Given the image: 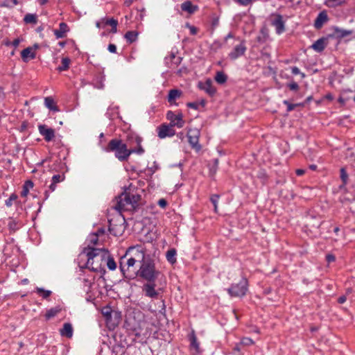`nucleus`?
Segmentation results:
<instances>
[{
  "mask_svg": "<svg viewBox=\"0 0 355 355\" xmlns=\"http://www.w3.org/2000/svg\"><path fill=\"white\" fill-rule=\"evenodd\" d=\"M340 179L344 185L347 184L348 182V174L345 168H340Z\"/></svg>",
  "mask_w": 355,
  "mask_h": 355,
  "instance_id": "obj_39",
  "label": "nucleus"
},
{
  "mask_svg": "<svg viewBox=\"0 0 355 355\" xmlns=\"http://www.w3.org/2000/svg\"><path fill=\"white\" fill-rule=\"evenodd\" d=\"M200 135V132L198 128H189L187 134L188 142L191 147L196 151H199L201 149V146L199 144Z\"/></svg>",
  "mask_w": 355,
  "mask_h": 355,
  "instance_id": "obj_7",
  "label": "nucleus"
},
{
  "mask_svg": "<svg viewBox=\"0 0 355 355\" xmlns=\"http://www.w3.org/2000/svg\"><path fill=\"white\" fill-rule=\"evenodd\" d=\"M107 258V268L111 270H115L116 268V264L114 259L109 256Z\"/></svg>",
  "mask_w": 355,
  "mask_h": 355,
  "instance_id": "obj_40",
  "label": "nucleus"
},
{
  "mask_svg": "<svg viewBox=\"0 0 355 355\" xmlns=\"http://www.w3.org/2000/svg\"><path fill=\"white\" fill-rule=\"evenodd\" d=\"M103 314L105 317L108 318V317H110V316L111 315V312H110V311L107 310V311H103Z\"/></svg>",
  "mask_w": 355,
  "mask_h": 355,
  "instance_id": "obj_64",
  "label": "nucleus"
},
{
  "mask_svg": "<svg viewBox=\"0 0 355 355\" xmlns=\"http://www.w3.org/2000/svg\"><path fill=\"white\" fill-rule=\"evenodd\" d=\"M334 33L332 34L329 35V37H335L337 39H343L345 37H347L353 33L352 30H345L343 28H340L337 26L333 27Z\"/></svg>",
  "mask_w": 355,
  "mask_h": 355,
  "instance_id": "obj_13",
  "label": "nucleus"
},
{
  "mask_svg": "<svg viewBox=\"0 0 355 355\" xmlns=\"http://www.w3.org/2000/svg\"><path fill=\"white\" fill-rule=\"evenodd\" d=\"M64 180V175L57 174V175H54L52 177V181L56 184L62 182Z\"/></svg>",
  "mask_w": 355,
  "mask_h": 355,
  "instance_id": "obj_45",
  "label": "nucleus"
},
{
  "mask_svg": "<svg viewBox=\"0 0 355 355\" xmlns=\"http://www.w3.org/2000/svg\"><path fill=\"white\" fill-rule=\"evenodd\" d=\"M327 38L322 37L316 40L312 45L311 48L316 52H322L327 45Z\"/></svg>",
  "mask_w": 355,
  "mask_h": 355,
  "instance_id": "obj_17",
  "label": "nucleus"
},
{
  "mask_svg": "<svg viewBox=\"0 0 355 355\" xmlns=\"http://www.w3.org/2000/svg\"><path fill=\"white\" fill-rule=\"evenodd\" d=\"M349 93H352V90H350V89L344 90L341 93V94H340V97L338 98V102L341 105H344L346 103V102H347L348 101L350 100V97H348V94Z\"/></svg>",
  "mask_w": 355,
  "mask_h": 355,
  "instance_id": "obj_28",
  "label": "nucleus"
},
{
  "mask_svg": "<svg viewBox=\"0 0 355 355\" xmlns=\"http://www.w3.org/2000/svg\"><path fill=\"white\" fill-rule=\"evenodd\" d=\"M176 250L174 248L170 249L166 252V259L171 263H174L176 262Z\"/></svg>",
  "mask_w": 355,
  "mask_h": 355,
  "instance_id": "obj_30",
  "label": "nucleus"
},
{
  "mask_svg": "<svg viewBox=\"0 0 355 355\" xmlns=\"http://www.w3.org/2000/svg\"><path fill=\"white\" fill-rule=\"evenodd\" d=\"M102 21L103 22L104 25H109L112 27L111 32L113 33H116L117 31V25H118V21L114 19V18L111 19H106L103 18Z\"/></svg>",
  "mask_w": 355,
  "mask_h": 355,
  "instance_id": "obj_25",
  "label": "nucleus"
},
{
  "mask_svg": "<svg viewBox=\"0 0 355 355\" xmlns=\"http://www.w3.org/2000/svg\"><path fill=\"white\" fill-rule=\"evenodd\" d=\"M157 204L160 207L165 208L167 205V201L164 198H161L158 200Z\"/></svg>",
  "mask_w": 355,
  "mask_h": 355,
  "instance_id": "obj_51",
  "label": "nucleus"
},
{
  "mask_svg": "<svg viewBox=\"0 0 355 355\" xmlns=\"http://www.w3.org/2000/svg\"><path fill=\"white\" fill-rule=\"evenodd\" d=\"M181 9L189 14H193L198 10V7L193 5L190 1H187L181 4Z\"/></svg>",
  "mask_w": 355,
  "mask_h": 355,
  "instance_id": "obj_24",
  "label": "nucleus"
},
{
  "mask_svg": "<svg viewBox=\"0 0 355 355\" xmlns=\"http://www.w3.org/2000/svg\"><path fill=\"white\" fill-rule=\"evenodd\" d=\"M171 125L162 124L158 128V137L161 139L166 137H172L175 135V130Z\"/></svg>",
  "mask_w": 355,
  "mask_h": 355,
  "instance_id": "obj_12",
  "label": "nucleus"
},
{
  "mask_svg": "<svg viewBox=\"0 0 355 355\" xmlns=\"http://www.w3.org/2000/svg\"><path fill=\"white\" fill-rule=\"evenodd\" d=\"M246 46L244 41H241L239 44L236 45L232 51L229 53L231 60H236L243 55L246 51Z\"/></svg>",
  "mask_w": 355,
  "mask_h": 355,
  "instance_id": "obj_10",
  "label": "nucleus"
},
{
  "mask_svg": "<svg viewBox=\"0 0 355 355\" xmlns=\"http://www.w3.org/2000/svg\"><path fill=\"white\" fill-rule=\"evenodd\" d=\"M284 104L287 105V112H291L297 106L300 105V104H292L290 103L288 101H284Z\"/></svg>",
  "mask_w": 355,
  "mask_h": 355,
  "instance_id": "obj_47",
  "label": "nucleus"
},
{
  "mask_svg": "<svg viewBox=\"0 0 355 355\" xmlns=\"http://www.w3.org/2000/svg\"><path fill=\"white\" fill-rule=\"evenodd\" d=\"M127 329L132 331L136 337L146 336L148 334L147 322L144 319V315L141 312L133 313L125 320Z\"/></svg>",
  "mask_w": 355,
  "mask_h": 355,
  "instance_id": "obj_4",
  "label": "nucleus"
},
{
  "mask_svg": "<svg viewBox=\"0 0 355 355\" xmlns=\"http://www.w3.org/2000/svg\"><path fill=\"white\" fill-rule=\"evenodd\" d=\"M328 21V16L325 11L320 12L317 16L314 26L316 29H320L322 27L323 24Z\"/></svg>",
  "mask_w": 355,
  "mask_h": 355,
  "instance_id": "obj_18",
  "label": "nucleus"
},
{
  "mask_svg": "<svg viewBox=\"0 0 355 355\" xmlns=\"http://www.w3.org/2000/svg\"><path fill=\"white\" fill-rule=\"evenodd\" d=\"M38 130L46 141H51L55 137V130L53 128H49L46 125H39Z\"/></svg>",
  "mask_w": 355,
  "mask_h": 355,
  "instance_id": "obj_11",
  "label": "nucleus"
},
{
  "mask_svg": "<svg viewBox=\"0 0 355 355\" xmlns=\"http://www.w3.org/2000/svg\"><path fill=\"white\" fill-rule=\"evenodd\" d=\"M91 243H92L93 244H96L97 242H98V236L97 235H95L93 236V238L91 239Z\"/></svg>",
  "mask_w": 355,
  "mask_h": 355,
  "instance_id": "obj_61",
  "label": "nucleus"
},
{
  "mask_svg": "<svg viewBox=\"0 0 355 355\" xmlns=\"http://www.w3.org/2000/svg\"><path fill=\"white\" fill-rule=\"evenodd\" d=\"M187 26L189 28L190 33L191 35H194L197 33L198 29L195 26H190L189 24H187Z\"/></svg>",
  "mask_w": 355,
  "mask_h": 355,
  "instance_id": "obj_54",
  "label": "nucleus"
},
{
  "mask_svg": "<svg viewBox=\"0 0 355 355\" xmlns=\"http://www.w3.org/2000/svg\"><path fill=\"white\" fill-rule=\"evenodd\" d=\"M177 137L181 140L183 141L184 139V134L182 132H180L177 134Z\"/></svg>",
  "mask_w": 355,
  "mask_h": 355,
  "instance_id": "obj_60",
  "label": "nucleus"
},
{
  "mask_svg": "<svg viewBox=\"0 0 355 355\" xmlns=\"http://www.w3.org/2000/svg\"><path fill=\"white\" fill-rule=\"evenodd\" d=\"M161 272L156 269L154 261L149 257H144L138 270H134L129 279H134L138 276L147 282H155Z\"/></svg>",
  "mask_w": 355,
  "mask_h": 355,
  "instance_id": "obj_2",
  "label": "nucleus"
},
{
  "mask_svg": "<svg viewBox=\"0 0 355 355\" xmlns=\"http://www.w3.org/2000/svg\"><path fill=\"white\" fill-rule=\"evenodd\" d=\"M138 33L136 31H128L125 34V38L129 43L135 42L137 39Z\"/></svg>",
  "mask_w": 355,
  "mask_h": 355,
  "instance_id": "obj_34",
  "label": "nucleus"
},
{
  "mask_svg": "<svg viewBox=\"0 0 355 355\" xmlns=\"http://www.w3.org/2000/svg\"><path fill=\"white\" fill-rule=\"evenodd\" d=\"M166 118L171 123V126H177L181 128L184 125V121L183 120V114L182 112H179L178 114H174L172 111H168L166 114Z\"/></svg>",
  "mask_w": 355,
  "mask_h": 355,
  "instance_id": "obj_9",
  "label": "nucleus"
},
{
  "mask_svg": "<svg viewBox=\"0 0 355 355\" xmlns=\"http://www.w3.org/2000/svg\"><path fill=\"white\" fill-rule=\"evenodd\" d=\"M130 197L129 193L125 191L116 198V204L114 205V209L118 211L127 210L128 206L130 207Z\"/></svg>",
  "mask_w": 355,
  "mask_h": 355,
  "instance_id": "obj_8",
  "label": "nucleus"
},
{
  "mask_svg": "<svg viewBox=\"0 0 355 355\" xmlns=\"http://www.w3.org/2000/svg\"><path fill=\"white\" fill-rule=\"evenodd\" d=\"M129 196L130 197V207L136 208L139 205V202L141 200V197L139 193H131L128 191Z\"/></svg>",
  "mask_w": 355,
  "mask_h": 355,
  "instance_id": "obj_26",
  "label": "nucleus"
},
{
  "mask_svg": "<svg viewBox=\"0 0 355 355\" xmlns=\"http://www.w3.org/2000/svg\"><path fill=\"white\" fill-rule=\"evenodd\" d=\"M227 291L231 297H243L248 291L247 279L242 277L238 284H233Z\"/></svg>",
  "mask_w": 355,
  "mask_h": 355,
  "instance_id": "obj_6",
  "label": "nucleus"
},
{
  "mask_svg": "<svg viewBox=\"0 0 355 355\" xmlns=\"http://www.w3.org/2000/svg\"><path fill=\"white\" fill-rule=\"evenodd\" d=\"M128 139H135V142L138 146V147L137 148H130V151H132V153H137V154H139V155L143 154L144 152V148H142V146L141 145L142 139L141 137H138V136L128 137Z\"/></svg>",
  "mask_w": 355,
  "mask_h": 355,
  "instance_id": "obj_22",
  "label": "nucleus"
},
{
  "mask_svg": "<svg viewBox=\"0 0 355 355\" xmlns=\"http://www.w3.org/2000/svg\"><path fill=\"white\" fill-rule=\"evenodd\" d=\"M33 187V182L31 180L26 181L23 186L22 191H21V196L22 197H26L29 192V189Z\"/></svg>",
  "mask_w": 355,
  "mask_h": 355,
  "instance_id": "obj_32",
  "label": "nucleus"
},
{
  "mask_svg": "<svg viewBox=\"0 0 355 355\" xmlns=\"http://www.w3.org/2000/svg\"><path fill=\"white\" fill-rule=\"evenodd\" d=\"M107 49H108V51H109L110 53H116V45H115V44H110L108 45Z\"/></svg>",
  "mask_w": 355,
  "mask_h": 355,
  "instance_id": "obj_52",
  "label": "nucleus"
},
{
  "mask_svg": "<svg viewBox=\"0 0 355 355\" xmlns=\"http://www.w3.org/2000/svg\"><path fill=\"white\" fill-rule=\"evenodd\" d=\"M62 64L57 68L59 71H67L69 68L71 60L69 58H63L62 59Z\"/></svg>",
  "mask_w": 355,
  "mask_h": 355,
  "instance_id": "obj_33",
  "label": "nucleus"
},
{
  "mask_svg": "<svg viewBox=\"0 0 355 355\" xmlns=\"http://www.w3.org/2000/svg\"><path fill=\"white\" fill-rule=\"evenodd\" d=\"M36 291L40 295L42 294L43 298H45V299L49 297L50 296V295L51 294V291H46L42 288H37Z\"/></svg>",
  "mask_w": 355,
  "mask_h": 355,
  "instance_id": "obj_41",
  "label": "nucleus"
},
{
  "mask_svg": "<svg viewBox=\"0 0 355 355\" xmlns=\"http://www.w3.org/2000/svg\"><path fill=\"white\" fill-rule=\"evenodd\" d=\"M253 340L249 338H244L241 340V344L244 345H250L253 344Z\"/></svg>",
  "mask_w": 355,
  "mask_h": 355,
  "instance_id": "obj_50",
  "label": "nucleus"
},
{
  "mask_svg": "<svg viewBox=\"0 0 355 355\" xmlns=\"http://www.w3.org/2000/svg\"><path fill=\"white\" fill-rule=\"evenodd\" d=\"M345 2V0H326L325 5L329 8H335L341 6Z\"/></svg>",
  "mask_w": 355,
  "mask_h": 355,
  "instance_id": "obj_35",
  "label": "nucleus"
},
{
  "mask_svg": "<svg viewBox=\"0 0 355 355\" xmlns=\"http://www.w3.org/2000/svg\"><path fill=\"white\" fill-rule=\"evenodd\" d=\"M198 87L200 89L205 91L211 96H213L216 92V88L212 85V81L210 79H207L204 83H199Z\"/></svg>",
  "mask_w": 355,
  "mask_h": 355,
  "instance_id": "obj_15",
  "label": "nucleus"
},
{
  "mask_svg": "<svg viewBox=\"0 0 355 355\" xmlns=\"http://www.w3.org/2000/svg\"><path fill=\"white\" fill-rule=\"evenodd\" d=\"M189 340L191 343V347L194 348L196 351L198 352L200 349V346L199 343L197 340V337L196 336L194 331H192V332L189 335Z\"/></svg>",
  "mask_w": 355,
  "mask_h": 355,
  "instance_id": "obj_27",
  "label": "nucleus"
},
{
  "mask_svg": "<svg viewBox=\"0 0 355 355\" xmlns=\"http://www.w3.org/2000/svg\"><path fill=\"white\" fill-rule=\"evenodd\" d=\"M227 77L223 71H218L215 76V80L219 84H223L227 81Z\"/></svg>",
  "mask_w": 355,
  "mask_h": 355,
  "instance_id": "obj_36",
  "label": "nucleus"
},
{
  "mask_svg": "<svg viewBox=\"0 0 355 355\" xmlns=\"http://www.w3.org/2000/svg\"><path fill=\"white\" fill-rule=\"evenodd\" d=\"M84 252L87 257L86 267L95 272L101 269V262L108 257V250L104 248H89Z\"/></svg>",
  "mask_w": 355,
  "mask_h": 355,
  "instance_id": "obj_3",
  "label": "nucleus"
},
{
  "mask_svg": "<svg viewBox=\"0 0 355 355\" xmlns=\"http://www.w3.org/2000/svg\"><path fill=\"white\" fill-rule=\"evenodd\" d=\"M295 173L297 175L301 176L305 173V170L302 168H298L296 170Z\"/></svg>",
  "mask_w": 355,
  "mask_h": 355,
  "instance_id": "obj_57",
  "label": "nucleus"
},
{
  "mask_svg": "<svg viewBox=\"0 0 355 355\" xmlns=\"http://www.w3.org/2000/svg\"><path fill=\"white\" fill-rule=\"evenodd\" d=\"M8 225L9 229L12 231H16L19 228V226L17 222L12 218H10L9 219Z\"/></svg>",
  "mask_w": 355,
  "mask_h": 355,
  "instance_id": "obj_38",
  "label": "nucleus"
},
{
  "mask_svg": "<svg viewBox=\"0 0 355 355\" xmlns=\"http://www.w3.org/2000/svg\"><path fill=\"white\" fill-rule=\"evenodd\" d=\"M56 184H57L56 183H55V182H53L52 181L51 184L49 185V190H50L51 192H53V191H54L55 190V189H56Z\"/></svg>",
  "mask_w": 355,
  "mask_h": 355,
  "instance_id": "obj_59",
  "label": "nucleus"
},
{
  "mask_svg": "<svg viewBox=\"0 0 355 355\" xmlns=\"http://www.w3.org/2000/svg\"><path fill=\"white\" fill-rule=\"evenodd\" d=\"M182 94V92L180 89H171L169 90L168 92V102L171 104V105H177L175 103V101L180 98Z\"/></svg>",
  "mask_w": 355,
  "mask_h": 355,
  "instance_id": "obj_19",
  "label": "nucleus"
},
{
  "mask_svg": "<svg viewBox=\"0 0 355 355\" xmlns=\"http://www.w3.org/2000/svg\"><path fill=\"white\" fill-rule=\"evenodd\" d=\"M326 260H327L329 263H330V262H333V261H334L336 260V257H335V256H334V255H333V254H327V255L326 256Z\"/></svg>",
  "mask_w": 355,
  "mask_h": 355,
  "instance_id": "obj_56",
  "label": "nucleus"
},
{
  "mask_svg": "<svg viewBox=\"0 0 355 355\" xmlns=\"http://www.w3.org/2000/svg\"><path fill=\"white\" fill-rule=\"evenodd\" d=\"M24 21L26 24H36L37 22V17L35 14H26L24 16Z\"/></svg>",
  "mask_w": 355,
  "mask_h": 355,
  "instance_id": "obj_31",
  "label": "nucleus"
},
{
  "mask_svg": "<svg viewBox=\"0 0 355 355\" xmlns=\"http://www.w3.org/2000/svg\"><path fill=\"white\" fill-rule=\"evenodd\" d=\"M60 334L68 338H71L73 336V327L70 323H64L63 327L60 330Z\"/></svg>",
  "mask_w": 355,
  "mask_h": 355,
  "instance_id": "obj_23",
  "label": "nucleus"
},
{
  "mask_svg": "<svg viewBox=\"0 0 355 355\" xmlns=\"http://www.w3.org/2000/svg\"><path fill=\"white\" fill-rule=\"evenodd\" d=\"M291 71H292V73L294 75L300 74L302 78H304L305 77V74L304 73H301L300 70L297 67H293L291 68Z\"/></svg>",
  "mask_w": 355,
  "mask_h": 355,
  "instance_id": "obj_48",
  "label": "nucleus"
},
{
  "mask_svg": "<svg viewBox=\"0 0 355 355\" xmlns=\"http://www.w3.org/2000/svg\"><path fill=\"white\" fill-rule=\"evenodd\" d=\"M17 199V196L15 193H12L10 195L9 198L6 200V205L7 207H11L12 205V201H15Z\"/></svg>",
  "mask_w": 355,
  "mask_h": 355,
  "instance_id": "obj_44",
  "label": "nucleus"
},
{
  "mask_svg": "<svg viewBox=\"0 0 355 355\" xmlns=\"http://www.w3.org/2000/svg\"><path fill=\"white\" fill-rule=\"evenodd\" d=\"M44 105L51 110L58 111V107L55 105L54 101L51 97H46L44 99Z\"/></svg>",
  "mask_w": 355,
  "mask_h": 355,
  "instance_id": "obj_29",
  "label": "nucleus"
},
{
  "mask_svg": "<svg viewBox=\"0 0 355 355\" xmlns=\"http://www.w3.org/2000/svg\"><path fill=\"white\" fill-rule=\"evenodd\" d=\"M21 56L24 62H27L30 59H34L36 56L33 47H27L21 51Z\"/></svg>",
  "mask_w": 355,
  "mask_h": 355,
  "instance_id": "obj_20",
  "label": "nucleus"
},
{
  "mask_svg": "<svg viewBox=\"0 0 355 355\" xmlns=\"http://www.w3.org/2000/svg\"><path fill=\"white\" fill-rule=\"evenodd\" d=\"M218 165V160L215 159L214 161L213 166L209 168V173L211 175H214L217 171Z\"/></svg>",
  "mask_w": 355,
  "mask_h": 355,
  "instance_id": "obj_43",
  "label": "nucleus"
},
{
  "mask_svg": "<svg viewBox=\"0 0 355 355\" xmlns=\"http://www.w3.org/2000/svg\"><path fill=\"white\" fill-rule=\"evenodd\" d=\"M218 199H219V196L216 195V194L212 195L210 198V200L214 207L215 212H217V209H218L217 203H218Z\"/></svg>",
  "mask_w": 355,
  "mask_h": 355,
  "instance_id": "obj_42",
  "label": "nucleus"
},
{
  "mask_svg": "<svg viewBox=\"0 0 355 355\" xmlns=\"http://www.w3.org/2000/svg\"><path fill=\"white\" fill-rule=\"evenodd\" d=\"M346 300H347L346 297L345 295H342L338 297V302L339 304H343L346 301Z\"/></svg>",
  "mask_w": 355,
  "mask_h": 355,
  "instance_id": "obj_58",
  "label": "nucleus"
},
{
  "mask_svg": "<svg viewBox=\"0 0 355 355\" xmlns=\"http://www.w3.org/2000/svg\"><path fill=\"white\" fill-rule=\"evenodd\" d=\"M19 42H20V40L19 39H15L13 40L12 42V45L15 46V47H17L19 44Z\"/></svg>",
  "mask_w": 355,
  "mask_h": 355,
  "instance_id": "obj_62",
  "label": "nucleus"
},
{
  "mask_svg": "<svg viewBox=\"0 0 355 355\" xmlns=\"http://www.w3.org/2000/svg\"><path fill=\"white\" fill-rule=\"evenodd\" d=\"M106 152H114L115 157L120 162L127 161L132 151L128 148V145L121 139H113L110 140L105 147Z\"/></svg>",
  "mask_w": 355,
  "mask_h": 355,
  "instance_id": "obj_5",
  "label": "nucleus"
},
{
  "mask_svg": "<svg viewBox=\"0 0 355 355\" xmlns=\"http://www.w3.org/2000/svg\"><path fill=\"white\" fill-rule=\"evenodd\" d=\"M146 256L145 252L139 248L130 247L125 254L121 257L119 268L125 278L129 279L128 275L135 268L137 262L141 263Z\"/></svg>",
  "mask_w": 355,
  "mask_h": 355,
  "instance_id": "obj_1",
  "label": "nucleus"
},
{
  "mask_svg": "<svg viewBox=\"0 0 355 355\" xmlns=\"http://www.w3.org/2000/svg\"><path fill=\"white\" fill-rule=\"evenodd\" d=\"M252 0H235L236 2L242 6H248Z\"/></svg>",
  "mask_w": 355,
  "mask_h": 355,
  "instance_id": "obj_55",
  "label": "nucleus"
},
{
  "mask_svg": "<svg viewBox=\"0 0 355 355\" xmlns=\"http://www.w3.org/2000/svg\"><path fill=\"white\" fill-rule=\"evenodd\" d=\"M288 88L293 91H297L299 89V86L297 83L293 82L288 85Z\"/></svg>",
  "mask_w": 355,
  "mask_h": 355,
  "instance_id": "obj_49",
  "label": "nucleus"
},
{
  "mask_svg": "<svg viewBox=\"0 0 355 355\" xmlns=\"http://www.w3.org/2000/svg\"><path fill=\"white\" fill-rule=\"evenodd\" d=\"M60 311H61V309L58 307H55V308H52V309H49V311H47V312L45 314V317H46V320H49V319L53 318Z\"/></svg>",
  "mask_w": 355,
  "mask_h": 355,
  "instance_id": "obj_37",
  "label": "nucleus"
},
{
  "mask_svg": "<svg viewBox=\"0 0 355 355\" xmlns=\"http://www.w3.org/2000/svg\"><path fill=\"white\" fill-rule=\"evenodd\" d=\"M103 22L101 21L96 22V26L98 28L103 27Z\"/></svg>",
  "mask_w": 355,
  "mask_h": 355,
  "instance_id": "obj_63",
  "label": "nucleus"
},
{
  "mask_svg": "<svg viewBox=\"0 0 355 355\" xmlns=\"http://www.w3.org/2000/svg\"><path fill=\"white\" fill-rule=\"evenodd\" d=\"M171 59L173 61V64L177 67L178 66L182 60V58L176 57L174 53H171Z\"/></svg>",
  "mask_w": 355,
  "mask_h": 355,
  "instance_id": "obj_46",
  "label": "nucleus"
},
{
  "mask_svg": "<svg viewBox=\"0 0 355 355\" xmlns=\"http://www.w3.org/2000/svg\"><path fill=\"white\" fill-rule=\"evenodd\" d=\"M272 25L275 26L277 34H281L285 31L284 21L281 15H276L272 21Z\"/></svg>",
  "mask_w": 355,
  "mask_h": 355,
  "instance_id": "obj_16",
  "label": "nucleus"
},
{
  "mask_svg": "<svg viewBox=\"0 0 355 355\" xmlns=\"http://www.w3.org/2000/svg\"><path fill=\"white\" fill-rule=\"evenodd\" d=\"M69 31L67 24L64 22H62L59 25V29H55L53 31L54 35L56 38H63L66 36V33Z\"/></svg>",
  "mask_w": 355,
  "mask_h": 355,
  "instance_id": "obj_21",
  "label": "nucleus"
},
{
  "mask_svg": "<svg viewBox=\"0 0 355 355\" xmlns=\"http://www.w3.org/2000/svg\"><path fill=\"white\" fill-rule=\"evenodd\" d=\"M155 282H147L143 286V291L145 293V295L151 297L156 298L158 295V293L155 291Z\"/></svg>",
  "mask_w": 355,
  "mask_h": 355,
  "instance_id": "obj_14",
  "label": "nucleus"
},
{
  "mask_svg": "<svg viewBox=\"0 0 355 355\" xmlns=\"http://www.w3.org/2000/svg\"><path fill=\"white\" fill-rule=\"evenodd\" d=\"M188 107L192 108L193 110L198 109V104L196 102H189L187 104Z\"/></svg>",
  "mask_w": 355,
  "mask_h": 355,
  "instance_id": "obj_53",
  "label": "nucleus"
}]
</instances>
